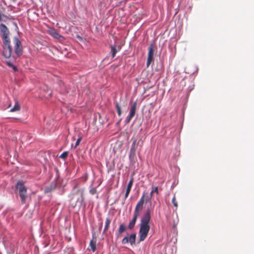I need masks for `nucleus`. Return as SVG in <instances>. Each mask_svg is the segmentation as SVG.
Masks as SVG:
<instances>
[{
    "label": "nucleus",
    "mask_w": 254,
    "mask_h": 254,
    "mask_svg": "<svg viewBox=\"0 0 254 254\" xmlns=\"http://www.w3.org/2000/svg\"><path fill=\"white\" fill-rule=\"evenodd\" d=\"M0 31L1 33L3 40V56L6 59L12 57L14 60L21 56L23 53V48L21 42L19 39L17 37H14L13 39L15 54L12 55V48L9 38V30L4 24H1L0 25Z\"/></svg>",
    "instance_id": "nucleus-1"
},
{
    "label": "nucleus",
    "mask_w": 254,
    "mask_h": 254,
    "mask_svg": "<svg viewBox=\"0 0 254 254\" xmlns=\"http://www.w3.org/2000/svg\"><path fill=\"white\" fill-rule=\"evenodd\" d=\"M150 218V210L147 209L141 219L139 231V242L143 241L148 235L150 230L149 222Z\"/></svg>",
    "instance_id": "nucleus-2"
},
{
    "label": "nucleus",
    "mask_w": 254,
    "mask_h": 254,
    "mask_svg": "<svg viewBox=\"0 0 254 254\" xmlns=\"http://www.w3.org/2000/svg\"><path fill=\"white\" fill-rule=\"evenodd\" d=\"M84 200L83 189L79 188L76 186H74L70 195L71 202L74 203L75 206L81 207L84 203Z\"/></svg>",
    "instance_id": "nucleus-3"
},
{
    "label": "nucleus",
    "mask_w": 254,
    "mask_h": 254,
    "mask_svg": "<svg viewBox=\"0 0 254 254\" xmlns=\"http://www.w3.org/2000/svg\"><path fill=\"white\" fill-rule=\"evenodd\" d=\"M17 193L20 196L21 202L22 204L26 203L27 198V188L21 181H18L16 185Z\"/></svg>",
    "instance_id": "nucleus-4"
},
{
    "label": "nucleus",
    "mask_w": 254,
    "mask_h": 254,
    "mask_svg": "<svg viewBox=\"0 0 254 254\" xmlns=\"http://www.w3.org/2000/svg\"><path fill=\"white\" fill-rule=\"evenodd\" d=\"M136 239V234H131L129 237L127 236L125 237L122 241V243L123 244H126L128 243H129L131 245H133L135 243Z\"/></svg>",
    "instance_id": "nucleus-5"
},
{
    "label": "nucleus",
    "mask_w": 254,
    "mask_h": 254,
    "mask_svg": "<svg viewBox=\"0 0 254 254\" xmlns=\"http://www.w3.org/2000/svg\"><path fill=\"white\" fill-rule=\"evenodd\" d=\"M154 55V50L153 45L151 44L149 47V51L147 57V60L146 63V65L147 67L149 66L150 64L153 61Z\"/></svg>",
    "instance_id": "nucleus-6"
},
{
    "label": "nucleus",
    "mask_w": 254,
    "mask_h": 254,
    "mask_svg": "<svg viewBox=\"0 0 254 254\" xmlns=\"http://www.w3.org/2000/svg\"><path fill=\"white\" fill-rule=\"evenodd\" d=\"M145 197V194H143L142 196L140 199L139 200V201L137 202L135 210L136 211H138L139 212H141L143 208L144 205V198Z\"/></svg>",
    "instance_id": "nucleus-7"
},
{
    "label": "nucleus",
    "mask_w": 254,
    "mask_h": 254,
    "mask_svg": "<svg viewBox=\"0 0 254 254\" xmlns=\"http://www.w3.org/2000/svg\"><path fill=\"white\" fill-rule=\"evenodd\" d=\"M136 139H134L132 143L129 152L130 157H134L135 155L136 150L137 149Z\"/></svg>",
    "instance_id": "nucleus-8"
},
{
    "label": "nucleus",
    "mask_w": 254,
    "mask_h": 254,
    "mask_svg": "<svg viewBox=\"0 0 254 254\" xmlns=\"http://www.w3.org/2000/svg\"><path fill=\"white\" fill-rule=\"evenodd\" d=\"M57 187V183L54 181V182H53L51 183V184L48 186H47L45 188V191L46 192H49L51 191H52L53 190H55Z\"/></svg>",
    "instance_id": "nucleus-9"
},
{
    "label": "nucleus",
    "mask_w": 254,
    "mask_h": 254,
    "mask_svg": "<svg viewBox=\"0 0 254 254\" xmlns=\"http://www.w3.org/2000/svg\"><path fill=\"white\" fill-rule=\"evenodd\" d=\"M111 53H112V58H114L116 53L118 52V51H120L121 50L120 46H119L118 47V49H117L116 46L115 45H111Z\"/></svg>",
    "instance_id": "nucleus-10"
},
{
    "label": "nucleus",
    "mask_w": 254,
    "mask_h": 254,
    "mask_svg": "<svg viewBox=\"0 0 254 254\" xmlns=\"http://www.w3.org/2000/svg\"><path fill=\"white\" fill-rule=\"evenodd\" d=\"M132 184H133V179L132 178L130 180V181L129 182V183H128V185H127V189L126 192V194H125L126 198L127 197V196L130 191L131 188L132 186Z\"/></svg>",
    "instance_id": "nucleus-11"
},
{
    "label": "nucleus",
    "mask_w": 254,
    "mask_h": 254,
    "mask_svg": "<svg viewBox=\"0 0 254 254\" xmlns=\"http://www.w3.org/2000/svg\"><path fill=\"white\" fill-rule=\"evenodd\" d=\"M136 103L134 102L132 105L131 109L130 110L129 115H130V117H133L136 111Z\"/></svg>",
    "instance_id": "nucleus-12"
},
{
    "label": "nucleus",
    "mask_w": 254,
    "mask_h": 254,
    "mask_svg": "<svg viewBox=\"0 0 254 254\" xmlns=\"http://www.w3.org/2000/svg\"><path fill=\"white\" fill-rule=\"evenodd\" d=\"M136 220V219L132 218V220L130 221L128 225V228L130 230L132 229L135 226Z\"/></svg>",
    "instance_id": "nucleus-13"
},
{
    "label": "nucleus",
    "mask_w": 254,
    "mask_h": 254,
    "mask_svg": "<svg viewBox=\"0 0 254 254\" xmlns=\"http://www.w3.org/2000/svg\"><path fill=\"white\" fill-rule=\"evenodd\" d=\"M126 227L124 224H121L120 225L119 229L118 230V236L119 237L120 235L122 234L126 230Z\"/></svg>",
    "instance_id": "nucleus-14"
},
{
    "label": "nucleus",
    "mask_w": 254,
    "mask_h": 254,
    "mask_svg": "<svg viewBox=\"0 0 254 254\" xmlns=\"http://www.w3.org/2000/svg\"><path fill=\"white\" fill-rule=\"evenodd\" d=\"M111 220L109 218H107L106 219V224L105 226V228L103 231V233H104L109 228L110 224L111 223Z\"/></svg>",
    "instance_id": "nucleus-15"
},
{
    "label": "nucleus",
    "mask_w": 254,
    "mask_h": 254,
    "mask_svg": "<svg viewBox=\"0 0 254 254\" xmlns=\"http://www.w3.org/2000/svg\"><path fill=\"white\" fill-rule=\"evenodd\" d=\"M19 109L20 106L18 103L17 102H16L14 106L10 109V111L12 112H16L19 111Z\"/></svg>",
    "instance_id": "nucleus-16"
},
{
    "label": "nucleus",
    "mask_w": 254,
    "mask_h": 254,
    "mask_svg": "<svg viewBox=\"0 0 254 254\" xmlns=\"http://www.w3.org/2000/svg\"><path fill=\"white\" fill-rule=\"evenodd\" d=\"M51 34L55 38L58 39L61 37L60 35L55 30H52L51 31Z\"/></svg>",
    "instance_id": "nucleus-17"
},
{
    "label": "nucleus",
    "mask_w": 254,
    "mask_h": 254,
    "mask_svg": "<svg viewBox=\"0 0 254 254\" xmlns=\"http://www.w3.org/2000/svg\"><path fill=\"white\" fill-rule=\"evenodd\" d=\"M136 143H137V146L139 147V150H140L141 149V147L143 145V141L141 139H140L138 140H136Z\"/></svg>",
    "instance_id": "nucleus-18"
},
{
    "label": "nucleus",
    "mask_w": 254,
    "mask_h": 254,
    "mask_svg": "<svg viewBox=\"0 0 254 254\" xmlns=\"http://www.w3.org/2000/svg\"><path fill=\"white\" fill-rule=\"evenodd\" d=\"M90 246L91 247V250L93 252H95L96 250V243H94L93 240H91L90 242Z\"/></svg>",
    "instance_id": "nucleus-19"
},
{
    "label": "nucleus",
    "mask_w": 254,
    "mask_h": 254,
    "mask_svg": "<svg viewBox=\"0 0 254 254\" xmlns=\"http://www.w3.org/2000/svg\"><path fill=\"white\" fill-rule=\"evenodd\" d=\"M116 107L117 110L118 114L119 116H120L122 114L121 109L119 104L117 102L116 103Z\"/></svg>",
    "instance_id": "nucleus-20"
},
{
    "label": "nucleus",
    "mask_w": 254,
    "mask_h": 254,
    "mask_svg": "<svg viewBox=\"0 0 254 254\" xmlns=\"http://www.w3.org/2000/svg\"><path fill=\"white\" fill-rule=\"evenodd\" d=\"M68 155V152H64L60 156V158L65 159Z\"/></svg>",
    "instance_id": "nucleus-21"
},
{
    "label": "nucleus",
    "mask_w": 254,
    "mask_h": 254,
    "mask_svg": "<svg viewBox=\"0 0 254 254\" xmlns=\"http://www.w3.org/2000/svg\"><path fill=\"white\" fill-rule=\"evenodd\" d=\"M139 215H140V212L134 210L133 218L137 220V217L139 216Z\"/></svg>",
    "instance_id": "nucleus-22"
},
{
    "label": "nucleus",
    "mask_w": 254,
    "mask_h": 254,
    "mask_svg": "<svg viewBox=\"0 0 254 254\" xmlns=\"http://www.w3.org/2000/svg\"><path fill=\"white\" fill-rule=\"evenodd\" d=\"M132 118H133L132 117H130V115H128L126 119V124H128Z\"/></svg>",
    "instance_id": "nucleus-23"
},
{
    "label": "nucleus",
    "mask_w": 254,
    "mask_h": 254,
    "mask_svg": "<svg viewBox=\"0 0 254 254\" xmlns=\"http://www.w3.org/2000/svg\"><path fill=\"white\" fill-rule=\"evenodd\" d=\"M81 140V137H79L77 139V140H76V141L75 142L74 148H76L79 145Z\"/></svg>",
    "instance_id": "nucleus-24"
},
{
    "label": "nucleus",
    "mask_w": 254,
    "mask_h": 254,
    "mask_svg": "<svg viewBox=\"0 0 254 254\" xmlns=\"http://www.w3.org/2000/svg\"><path fill=\"white\" fill-rule=\"evenodd\" d=\"M6 64L9 66V67H11V66H13V64L12 63V62H10V61H6Z\"/></svg>",
    "instance_id": "nucleus-25"
},
{
    "label": "nucleus",
    "mask_w": 254,
    "mask_h": 254,
    "mask_svg": "<svg viewBox=\"0 0 254 254\" xmlns=\"http://www.w3.org/2000/svg\"><path fill=\"white\" fill-rule=\"evenodd\" d=\"M154 192H156V193H158V188L157 187H156V188H154L152 189V191H151V193H153Z\"/></svg>",
    "instance_id": "nucleus-26"
},
{
    "label": "nucleus",
    "mask_w": 254,
    "mask_h": 254,
    "mask_svg": "<svg viewBox=\"0 0 254 254\" xmlns=\"http://www.w3.org/2000/svg\"><path fill=\"white\" fill-rule=\"evenodd\" d=\"M96 192V190L95 189H91L90 190V192L92 194H94Z\"/></svg>",
    "instance_id": "nucleus-27"
},
{
    "label": "nucleus",
    "mask_w": 254,
    "mask_h": 254,
    "mask_svg": "<svg viewBox=\"0 0 254 254\" xmlns=\"http://www.w3.org/2000/svg\"><path fill=\"white\" fill-rule=\"evenodd\" d=\"M11 67L12 68V69H13V70L14 71H16L18 70V69H17V67L16 66L14 65H13V66H11Z\"/></svg>",
    "instance_id": "nucleus-28"
},
{
    "label": "nucleus",
    "mask_w": 254,
    "mask_h": 254,
    "mask_svg": "<svg viewBox=\"0 0 254 254\" xmlns=\"http://www.w3.org/2000/svg\"><path fill=\"white\" fill-rule=\"evenodd\" d=\"M175 195L173 196V197L172 198V202L173 203V204L175 205Z\"/></svg>",
    "instance_id": "nucleus-29"
},
{
    "label": "nucleus",
    "mask_w": 254,
    "mask_h": 254,
    "mask_svg": "<svg viewBox=\"0 0 254 254\" xmlns=\"http://www.w3.org/2000/svg\"><path fill=\"white\" fill-rule=\"evenodd\" d=\"M51 96V93L49 94V96Z\"/></svg>",
    "instance_id": "nucleus-30"
},
{
    "label": "nucleus",
    "mask_w": 254,
    "mask_h": 254,
    "mask_svg": "<svg viewBox=\"0 0 254 254\" xmlns=\"http://www.w3.org/2000/svg\"><path fill=\"white\" fill-rule=\"evenodd\" d=\"M175 184V182L173 183L172 186H173Z\"/></svg>",
    "instance_id": "nucleus-31"
},
{
    "label": "nucleus",
    "mask_w": 254,
    "mask_h": 254,
    "mask_svg": "<svg viewBox=\"0 0 254 254\" xmlns=\"http://www.w3.org/2000/svg\"><path fill=\"white\" fill-rule=\"evenodd\" d=\"M175 206H176V207L177 206V203H176Z\"/></svg>",
    "instance_id": "nucleus-32"
},
{
    "label": "nucleus",
    "mask_w": 254,
    "mask_h": 254,
    "mask_svg": "<svg viewBox=\"0 0 254 254\" xmlns=\"http://www.w3.org/2000/svg\"><path fill=\"white\" fill-rule=\"evenodd\" d=\"M152 194H153V193H150V195H151V196H152Z\"/></svg>",
    "instance_id": "nucleus-33"
}]
</instances>
